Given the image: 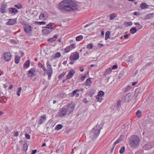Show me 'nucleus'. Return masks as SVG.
I'll use <instances>...</instances> for the list:
<instances>
[{
  "label": "nucleus",
  "mask_w": 154,
  "mask_h": 154,
  "mask_svg": "<svg viewBox=\"0 0 154 154\" xmlns=\"http://www.w3.org/2000/svg\"><path fill=\"white\" fill-rule=\"evenodd\" d=\"M59 9L62 11H69L78 10V6L75 3L72 1L64 0L59 4Z\"/></svg>",
  "instance_id": "obj_1"
},
{
  "label": "nucleus",
  "mask_w": 154,
  "mask_h": 154,
  "mask_svg": "<svg viewBox=\"0 0 154 154\" xmlns=\"http://www.w3.org/2000/svg\"><path fill=\"white\" fill-rule=\"evenodd\" d=\"M140 141V139L138 136L136 135H133L130 137L129 143L131 147L135 148L139 146Z\"/></svg>",
  "instance_id": "obj_2"
},
{
  "label": "nucleus",
  "mask_w": 154,
  "mask_h": 154,
  "mask_svg": "<svg viewBox=\"0 0 154 154\" xmlns=\"http://www.w3.org/2000/svg\"><path fill=\"white\" fill-rule=\"evenodd\" d=\"M73 146H74V148L72 150V154H82L84 149H85V147H82L81 146L75 147V143L73 145Z\"/></svg>",
  "instance_id": "obj_3"
},
{
  "label": "nucleus",
  "mask_w": 154,
  "mask_h": 154,
  "mask_svg": "<svg viewBox=\"0 0 154 154\" xmlns=\"http://www.w3.org/2000/svg\"><path fill=\"white\" fill-rule=\"evenodd\" d=\"M101 129V128L100 130H97L96 129L94 128L91 130L90 135L92 137L93 139H94L97 138L100 133V130Z\"/></svg>",
  "instance_id": "obj_4"
},
{
  "label": "nucleus",
  "mask_w": 154,
  "mask_h": 154,
  "mask_svg": "<svg viewBox=\"0 0 154 154\" xmlns=\"http://www.w3.org/2000/svg\"><path fill=\"white\" fill-rule=\"evenodd\" d=\"M75 105L74 103H71L67 106H65L66 111L68 114L71 113L75 108Z\"/></svg>",
  "instance_id": "obj_5"
},
{
  "label": "nucleus",
  "mask_w": 154,
  "mask_h": 154,
  "mask_svg": "<svg viewBox=\"0 0 154 154\" xmlns=\"http://www.w3.org/2000/svg\"><path fill=\"white\" fill-rule=\"evenodd\" d=\"M11 57L12 55L9 52H7L4 54V58L7 61H10L11 59Z\"/></svg>",
  "instance_id": "obj_6"
},
{
  "label": "nucleus",
  "mask_w": 154,
  "mask_h": 154,
  "mask_svg": "<svg viewBox=\"0 0 154 154\" xmlns=\"http://www.w3.org/2000/svg\"><path fill=\"white\" fill-rule=\"evenodd\" d=\"M8 11H9L8 13L11 14L12 15H14L18 12V10L14 8H9Z\"/></svg>",
  "instance_id": "obj_7"
},
{
  "label": "nucleus",
  "mask_w": 154,
  "mask_h": 154,
  "mask_svg": "<svg viewBox=\"0 0 154 154\" xmlns=\"http://www.w3.org/2000/svg\"><path fill=\"white\" fill-rule=\"evenodd\" d=\"M8 20V22L6 23L7 25H13L16 24L17 23V18L10 19Z\"/></svg>",
  "instance_id": "obj_8"
},
{
  "label": "nucleus",
  "mask_w": 154,
  "mask_h": 154,
  "mask_svg": "<svg viewBox=\"0 0 154 154\" xmlns=\"http://www.w3.org/2000/svg\"><path fill=\"white\" fill-rule=\"evenodd\" d=\"M25 32L26 33H29L32 31V27L31 26L26 25L24 27Z\"/></svg>",
  "instance_id": "obj_9"
},
{
  "label": "nucleus",
  "mask_w": 154,
  "mask_h": 154,
  "mask_svg": "<svg viewBox=\"0 0 154 154\" xmlns=\"http://www.w3.org/2000/svg\"><path fill=\"white\" fill-rule=\"evenodd\" d=\"M79 54L78 53H76L73 55H71L70 57V60H75L79 59Z\"/></svg>",
  "instance_id": "obj_10"
},
{
  "label": "nucleus",
  "mask_w": 154,
  "mask_h": 154,
  "mask_svg": "<svg viewBox=\"0 0 154 154\" xmlns=\"http://www.w3.org/2000/svg\"><path fill=\"white\" fill-rule=\"evenodd\" d=\"M60 115L61 116H65L68 113L67 111H66V107H65L63 108L60 109Z\"/></svg>",
  "instance_id": "obj_11"
},
{
  "label": "nucleus",
  "mask_w": 154,
  "mask_h": 154,
  "mask_svg": "<svg viewBox=\"0 0 154 154\" xmlns=\"http://www.w3.org/2000/svg\"><path fill=\"white\" fill-rule=\"evenodd\" d=\"M35 72V69L34 68H32L28 72V75L29 77H31L33 76Z\"/></svg>",
  "instance_id": "obj_12"
},
{
  "label": "nucleus",
  "mask_w": 154,
  "mask_h": 154,
  "mask_svg": "<svg viewBox=\"0 0 154 154\" xmlns=\"http://www.w3.org/2000/svg\"><path fill=\"white\" fill-rule=\"evenodd\" d=\"M46 120V117L45 115H43L40 117V119L38 122V124H42Z\"/></svg>",
  "instance_id": "obj_13"
},
{
  "label": "nucleus",
  "mask_w": 154,
  "mask_h": 154,
  "mask_svg": "<svg viewBox=\"0 0 154 154\" xmlns=\"http://www.w3.org/2000/svg\"><path fill=\"white\" fill-rule=\"evenodd\" d=\"M75 73V72L73 70L70 71L68 73L66 79H69L71 78Z\"/></svg>",
  "instance_id": "obj_14"
},
{
  "label": "nucleus",
  "mask_w": 154,
  "mask_h": 154,
  "mask_svg": "<svg viewBox=\"0 0 154 154\" xmlns=\"http://www.w3.org/2000/svg\"><path fill=\"white\" fill-rule=\"evenodd\" d=\"M64 151V148L63 146H61L60 148H59L58 149L57 151L56 152H53L52 151H51V153L50 154H56L57 153H59L60 151L61 152H63Z\"/></svg>",
  "instance_id": "obj_15"
},
{
  "label": "nucleus",
  "mask_w": 154,
  "mask_h": 154,
  "mask_svg": "<svg viewBox=\"0 0 154 154\" xmlns=\"http://www.w3.org/2000/svg\"><path fill=\"white\" fill-rule=\"evenodd\" d=\"M7 5H2L0 8L1 12L3 13L6 12V8Z\"/></svg>",
  "instance_id": "obj_16"
},
{
  "label": "nucleus",
  "mask_w": 154,
  "mask_h": 154,
  "mask_svg": "<svg viewBox=\"0 0 154 154\" xmlns=\"http://www.w3.org/2000/svg\"><path fill=\"white\" fill-rule=\"evenodd\" d=\"M45 28L42 30V33L45 35H48V24L46 25Z\"/></svg>",
  "instance_id": "obj_17"
},
{
  "label": "nucleus",
  "mask_w": 154,
  "mask_h": 154,
  "mask_svg": "<svg viewBox=\"0 0 154 154\" xmlns=\"http://www.w3.org/2000/svg\"><path fill=\"white\" fill-rule=\"evenodd\" d=\"M148 5L146 3H143L141 4L140 5V7L142 9H145L148 8Z\"/></svg>",
  "instance_id": "obj_18"
},
{
  "label": "nucleus",
  "mask_w": 154,
  "mask_h": 154,
  "mask_svg": "<svg viewBox=\"0 0 154 154\" xmlns=\"http://www.w3.org/2000/svg\"><path fill=\"white\" fill-rule=\"evenodd\" d=\"M30 61L29 60H27L24 64V68H28L30 66Z\"/></svg>",
  "instance_id": "obj_19"
},
{
  "label": "nucleus",
  "mask_w": 154,
  "mask_h": 154,
  "mask_svg": "<svg viewBox=\"0 0 154 154\" xmlns=\"http://www.w3.org/2000/svg\"><path fill=\"white\" fill-rule=\"evenodd\" d=\"M52 73V69L51 68V66L49 64V78L51 76Z\"/></svg>",
  "instance_id": "obj_20"
},
{
  "label": "nucleus",
  "mask_w": 154,
  "mask_h": 154,
  "mask_svg": "<svg viewBox=\"0 0 154 154\" xmlns=\"http://www.w3.org/2000/svg\"><path fill=\"white\" fill-rule=\"evenodd\" d=\"M152 147V146L149 144H146L143 146V149L148 150H149L151 149Z\"/></svg>",
  "instance_id": "obj_21"
},
{
  "label": "nucleus",
  "mask_w": 154,
  "mask_h": 154,
  "mask_svg": "<svg viewBox=\"0 0 154 154\" xmlns=\"http://www.w3.org/2000/svg\"><path fill=\"white\" fill-rule=\"evenodd\" d=\"M53 25L54 24L51 23L49 24V33L52 31V29H53L54 28V27L53 26Z\"/></svg>",
  "instance_id": "obj_22"
},
{
  "label": "nucleus",
  "mask_w": 154,
  "mask_h": 154,
  "mask_svg": "<svg viewBox=\"0 0 154 154\" xmlns=\"http://www.w3.org/2000/svg\"><path fill=\"white\" fill-rule=\"evenodd\" d=\"M110 34V32L109 31H107L105 34V40H107L109 38Z\"/></svg>",
  "instance_id": "obj_23"
},
{
  "label": "nucleus",
  "mask_w": 154,
  "mask_h": 154,
  "mask_svg": "<svg viewBox=\"0 0 154 154\" xmlns=\"http://www.w3.org/2000/svg\"><path fill=\"white\" fill-rule=\"evenodd\" d=\"M79 91V90L76 89L75 90L73 91L72 93H70L69 95L70 96L72 97L74 96L77 93V92Z\"/></svg>",
  "instance_id": "obj_24"
},
{
  "label": "nucleus",
  "mask_w": 154,
  "mask_h": 154,
  "mask_svg": "<svg viewBox=\"0 0 154 154\" xmlns=\"http://www.w3.org/2000/svg\"><path fill=\"white\" fill-rule=\"evenodd\" d=\"M117 16V15L116 13H112L111 14L109 15L110 17V20H113L114 18L116 17Z\"/></svg>",
  "instance_id": "obj_25"
},
{
  "label": "nucleus",
  "mask_w": 154,
  "mask_h": 154,
  "mask_svg": "<svg viewBox=\"0 0 154 154\" xmlns=\"http://www.w3.org/2000/svg\"><path fill=\"white\" fill-rule=\"evenodd\" d=\"M57 35H55L53 38H49V42H52L54 41L57 39Z\"/></svg>",
  "instance_id": "obj_26"
},
{
  "label": "nucleus",
  "mask_w": 154,
  "mask_h": 154,
  "mask_svg": "<svg viewBox=\"0 0 154 154\" xmlns=\"http://www.w3.org/2000/svg\"><path fill=\"white\" fill-rule=\"evenodd\" d=\"M63 128V125L61 124H59L57 125L55 128L56 130L58 131L61 129Z\"/></svg>",
  "instance_id": "obj_27"
},
{
  "label": "nucleus",
  "mask_w": 154,
  "mask_h": 154,
  "mask_svg": "<svg viewBox=\"0 0 154 154\" xmlns=\"http://www.w3.org/2000/svg\"><path fill=\"white\" fill-rule=\"evenodd\" d=\"M137 31V29L135 27H133L130 29V32L132 34L135 33Z\"/></svg>",
  "instance_id": "obj_28"
},
{
  "label": "nucleus",
  "mask_w": 154,
  "mask_h": 154,
  "mask_svg": "<svg viewBox=\"0 0 154 154\" xmlns=\"http://www.w3.org/2000/svg\"><path fill=\"white\" fill-rule=\"evenodd\" d=\"M136 114L138 118H140L141 117L142 112L140 110H138L136 112Z\"/></svg>",
  "instance_id": "obj_29"
},
{
  "label": "nucleus",
  "mask_w": 154,
  "mask_h": 154,
  "mask_svg": "<svg viewBox=\"0 0 154 154\" xmlns=\"http://www.w3.org/2000/svg\"><path fill=\"white\" fill-rule=\"evenodd\" d=\"M61 56V54L60 52H57L55 53L54 58V59H56L57 58H59Z\"/></svg>",
  "instance_id": "obj_30"
},
{
  "label": "nucleus",
  "mask_w": 154,
  "mask_h": 154,
  "mask_svg": "<svg viewBox=\"0 0 154 154\" xmlns=\"http://www.w3.org/2000/svg\"><path fill=\"white\" fill-rule=\"evenodd\" d=\"M132 87L131 86H128L126 88L124 89L123 91L124 92H126L128 91Z\"/></svg>",
  "instance_id": "obj_31"
},
{
  "label": "nucleus",
  "mask_w": 154,
  "mask_h": 154,
  "mask_svg": "<svg viewBox=\"0 0 154 154\" xmlns=\"http://www.w3.org/2000/svg\"><path fill=\"white\" fill-rule=\"evenodd\" d=\"M83 37L82 35L78 36L76 38V40L77 41H80L83 39Z\"/></svg>",
  "instance_id": "obj_32"
},
{
  "label": "nucleus",
  "mask_w": 154,
  "mask_h": 154,
  "mask_svg": "<svg viewBox=\"0 0 154 154\" xmlns=\"http://www.w3.org/2000/svg\"><path fill=\"white\" fill-rule=\"evenodd\" d=\"M35 23L36 24L38 25H45L46 24V23L44 21H42V22H38V21H35Z\"/></svg>",
  "instance_id": "obj_33"
},
{
  "label": "nucleus",
  "mask_w": 154,
  "mask_h": 154,
  "mask_svg": "<svg viewBox=\"0 0 154 154\" xmlns=\"http://www.w3.org/2000/svg\"><path fill=\"white\" fill-rule=\"evenodd\" d=\"M20 59V57L16 56L15 58V62L16 63L18 64L19 63V61Z\"/></svg>",
  "instance_id": "obj_34"
},
{
  "label": "nucleus",
  "mask_w": 154,
  "mask_h": 154,
  "mask_svg": "<svg viewBox=\"0 0 154 154\" xmlns=\"http://www.w3.org/2000/svg\"><path fill=\"white\" fill-rule=\"evenodd\" d=\"M27 148H28L27 144L26 143H25L23 144V150L26 152L27 150Z\"/></svg>",
  "instance_id": "obj_35"
},
{
  "label": "nucleus",
  "mask_w": 154,
  "mask_h": 154,
  "mask_svg": "<svg viewBox=\"0 0 154 154\" xmlns=\"http://www.w3.org/2000/svg\"><path fill=\"white\" fill-rule=\"evenodd\" d=\"M125 150V147L124 146H122L119 150V152L120 153L122 154L124 153Z\"/></svg>",
  "instance_id": "obj_36"
},
{
  "label": "nucleus",
  "mask_w": 154,
  "mask_h": 154,
  "mask_svg": "<svg viewBox=\"0 0 154 154\" xmlns=\"http://www.w3.org/2000/svg\"><path fill=\"white\" fill-rule=\"evenodd\" d=\"M39 18L40 19H43V20L44 19H45V18H46V17L45 16V15L44 14H41L40 15Z\"/></svg>",
  "instance_id": "obj_37"
},
{
  "label": "nucleus",
  "mask_w": 154,
  "mask_h": 154,
  "mask_svg": "<svg viewBox=\"0 0 154 154\" xmlns=\"http://www.w3.org/2000/svg\"><path fill=\"white\" fill-rule=\"evenodd\" d=\"M22 91V88L20 87L18 88V91L17 92V96L19 97L20 95V93Z\"/></svg>",
  "instance_id": "obj_38"
},
{
  "label": "nucleus",
  "mask_w": 154,
  "mask_h": 154,
  "mask_svg": "<svg viewBox=\"0 0 154 154\" xmlns=\"http://www.w3.org/2000/svg\"><path fill=\"white\" fill-rule=\"evenodd\" d=\"M65 51L66 53H68L71 50V48L69 46L67 47L65 49Z\"/></svg>",
  "instance_id": "obj_39"
},
{
  "label": "nucleus",
  "mask_w": 154,
  "mask_h": 154,
  "mask_svg": "<svg viewBox=\"0 0 154 154\" xmlns=\"http://www.w3.org/2000/svg\"><path fill=\"white\" fill-rule=\"evenodd\" d=\"M86 83L87 85H91V82L90 78H88L87 79Z\"/></svg>",
  "instance_id": "obj_40"
},
{
  "label": "nucleus",
  "mask_w": 154,
  "mask_h": 154,
  "mask_svg": "<svg viewBox=\"0 0 154 154\" xmlns=\"http://www.w3.org/2000/svg\"><path fill=\"white\" fill-rule=\"evenodd\" d=\"M66 74V73L65 72H63L58 77V78L59 79H61V78H63V77L64 76L65 74Z\"/></svg>",
  "instance_id": "obj_41"
},
{
  "label": "nucleus",
  "mask_w": 154,
  "mask_h": 154,
  "mask_svg": "<svg viewBox=\"0 0 154 154\" xmlns=\"http://www.w3.org/2000/svg\"><path fill=\"white\" fill-rule=\"evenodd\" d=\"M93 47V45L92 44H88L87 46V49H91Z\"/></svg>",
  "instance_id": "obj_42"
},
{
  "label": "nucleus",
  "mask_w": 154,
  "mask_h": 154,
  "mask_svg": "<svg viewBox=\"0 0 154 154\" xmlns=\"http://www.w3.org/2000/svg\"><path fill=\"white\" fill-rule=\"evenodd\" d=\"M104 92L101 91H100L98 93V95L100 97H101L103 95Z\"/></svg>",
  "instance_id": "obj_43"
},
{
  "label": "nucleus",
  "mask_w": 154,
  "mask_h": 154,
  "mask_svg": "<svg viewBox=\"0 0 154 154\" xmlns=\"http://www.w3.org/2000/svg\"><path fill=\"white\" fill-rule=\"evenodd\" d=\"M43 70L45 71V73L44 74V75L45 76V74L48 75V71H47L46 69L44 67L43 69Z\"/></svg>",
  "instance_id": "obj_44"
},
{
  "label": "nucleus",
  "mask_w": 154,
  "mask_h": 154,
  "mask_svg": "<svg viewBox=\"0 0 154 154\" xmlns=\"http://www.w3.org/2000/svg\"><path fill=\"white\" fill-rule=\"evenodd\" d=\"M15 7L18 9H20L22 8V6L20 4L15 5Z\"/></svg>",
  "instance_id": "obj_45"
},
{
  "label": "nucleus",
  "mask_w": 154,
  "mask_h": 154,
  "mask_svg": "<svg viewBox=\"0 0 154 154\" xmlns=\"http://www.w3.org/2000/svg\"><path fill=\"white\" fill-rule=\"evenodd\" d=\"M50 141L51 142V146H50L49 147H52L53 146V145L52 144L53 143V142L54 141V138H50Z\"/></svg>",
  "instance_id": "obj_46"
},
{
  "label": "nucleus",
  "mask_w": 154,
  "mask_h": 154,
  "mask_svg": "<svg viewBox=\"0 0 154 154\" xmlns=\"http://www.w3.org/2000/svg\"><path fill=\"white\" fill-rule=\"evenodd\" d=\"M111 72V69L110 68L107 69L105 72V73L107 74H109Z\"/></svg>",
  "instance_id": "obj_47"
},
{
  "label": "nucleus",
  "mask_w": 154,
  "mask_h": 154,
  "mask_svg": "<svg viewBox=\"0 0 154 154\" xmlns=\"http://www.w3.org/2000/svg\"><path fill=\"white\" fill-rule=\"evenodd\" d=\"M25 137L27 139H30V136L29 134H26Z\"/></svg>",
  "instance_id": "obj_48"
},
{
  "label": "nucleus",
  "mask_w": 154,
  "mask_h": 154,
  "mask_svg": "<svg viewBox=\"0 0 154 154\" xmlns=\"http://www.w3.org/2000/svg\"><path fill=\"white\" fill-rule=\"evenodd\" d=\"M121 101H118L117 103V106L118 107L120 108V107L121 106Z\"/></svg>",
  "instance_id": "obj_49"
},
{
  "label": "nucleus",
  "mask_w": 154,
  "mask_h": 154,
  "mask_svg": "<svg viewBox=\"0 0 154 154\" xmlns=\"http://www.w3.org/2000/svg\"><path fill=\"white\" fill-rule=\"evenodd\" d=\"M69 46L70 47V48H71V50L74 49L75 47V45L73 44H71V45H70Z\"/></svg>",
  "instance_id": "obj_50"
},
{
  "label": "nucleus",
  "mask_w": 154,
  "mask_h": 154,
  "mask_svg": "<svg viewBox=\"0 0 154 154\" xmlns=\"http://www.w3.org/2000/svg\"><path fill=\"white\" fill-rule=\"evenodd\" d=\"M83 102L87 104L89 101L87 100L86 98H84L83 100Z\"/></svg>",
  "instance_id": "obj_51"
},
{
  "label": "nucleus",
  "mask_w": 154,
  "mask_h": 154,
  "mask_svg": "<svg viewBox=\"0 0 154 154\" xmlns=\"http://www.w3.org/2000/svg\"><path fill=\"white\" fill-rule=\"evenodd\" d=\"M126 23H127L128 26H131L132 24V23L131 22H126Z\"/></svg>",
  "instance_id": "obj_52"
},
{
  "label": "nucleus",
  "mask_w": 154,
  "mask_h": 154,
  "mask_svg": "<svg viewBox=\"0 0 154 154\" xmlns=\"http://www.w3.org/2000/svg\"><path fill=\"white\" fill-rule=\"evenodd\" d=\"M18 135H19V133H18V132L16 131V132H14V135L15 136L17 137L18 136Z\"/></svg>",
  "instance_id": "obj_53"
},
{
  "label": "nucleus",
  "mask_w": 154,
  "mask_h": 154,
  "mask_svg": "<svg viewBox=\"0 0 154 154\" xmlns=\"http://www.w3.org/2000/svg\"><path fill=\"white\" fill-rule=\"evenodd\" d=\"M137 28L138 29H141L142 28V25L140 24L139 25L137 26Z\"/></svg>",
  "instance_id": "obj_54"
},
{
  "label": "nucleus",
  "mask_w": 154,
  "mask_h": 154,
  "mask_svg": "<svg viewBox=\"0 0 154 154\" xmlns=\"http://www.w3.org/2000/svg\"><path fill=\"white\" fill-rule=\"evenodd\" d=\"M133 14L136 15V16H138L140 15V14L139 13L137 12H135L133 13Z\"/></svg>",
  "instance_id": "obj_55"
},
{
  "label": "nucleus",
  "mask_w": 154,
  "mask_h": 154,
  "mask_svg": "<svg viewBox=\"0 0 154 154\" xmlns=\"http://www.w3.org/2000/svg\"><path fill=\"white\" fill-rule=\"evenodd\" d=\"M86 78V75H85L84 76H82L81 78V80L82 81H83Z\"/></svg>",
  "instance_id": "obj_56"
},
{
  "label": "nucleus",
  "mask_w": 154,
  "mask_h": 154,
  "mask_svg": "<svg viewBox=\"0 0 154 154\" xmlns=\"http://www.w3.org/2000/svg\"><path fill=\"white\" fill-rule=\"evenodd\" d=\"M94 22H92V23H89V24H87V25H85L84 26V28H86L88 26H90Z\"/></svg>",
  "instance_id": "obj_57"
},
{
  "label": "nucleus",
  "mask_w": 154,
  "mask_h": 154,
  "mask_svg": "<svg viewBox=\"0 0 154 154\" xmlns=\"http://www.w3.org/2000/svg\"><path fill=\"white\" fill-rule=\"evenodd\" d=\"M37 151V150L36 149L33 150L32 151V152L31 153V154H35Z\"/></svg>",
  "instance_id": "obj_58"
},
{
  "label": "nucleus",
  "mask_w": 154,
  "mask_h": 154,
  "mask_svg": "<svg viewBox=\"0 0 154 154\" xmlns=\"http://www.w3.org/2000/svg\"><path fill=\"white\" fill-rule=\"evenodd\" d=\"M117 67H118L116 65H113L112 66V69H115L117 68Z\"/></svg>",
  "instance_id": "obj_59"
},
{
  "label": "nucleus",
  "mask_w": 154,
  "mask_h": 154,
  "mask_svg": "<svg viewBox=\"0 0 154 154\" xmlns=\"http://www.w3.org/2000/svg\"><path fill=\"white\" fill-rule=\"evenodd\" d=\"M119 79H120V78H121L122 77L123 75V74L122 73H120L119 74Z\"/></svg>",
  "instance_id": "obj_60"
},
{
  "label": "nucleus",
  "mask_w": 154,
  "mask_h": 154,
  "mask_svg": "<svg viewBox=\"0 0 154 154\" xmlns=\"http://www.w3.org/2000/svg\"><path fill=\"white\" fill-rule=\"evenodd\" d=\"M121 141H120L119 139H118L115 142V144H117L120 143Z\"/></svg>",
  "instance_id": "obj_61"
},
{
  "label": "nucleus",
  "mask_w": 154,
  "mask_h": 154,
  "mask_svg": "<svg viewBox=\"0 0 154 154\" xmlns=\"http://www.w3.org/2000/svg\"><path fill=\"white\" fill-rule=\"evenodd\" d=\"M38 66H39V67H40L41 68H42L43 67V65H42V63H38Z\"/></svg>",
  "instance_id": "obj_62"
},
{
  "label": "nucleus",
  "mask_w": 154,
  "mask_h": 154,
  "mask_svg": "<svg viewBox=\"0 0 154 154\" xmlns=\"http://www.w3.org/2000/svg\"><path fill=\"white\" fill-rule=\"evenodd\" d=\"M130 96H129L128 94H127L125 97V99H127L128 98H129V97Z\"/></svg>",
  "instance_id": "obj_63"
},
{
  "label": "nucleus",
  "mask_w": 154,
  "mask_h": 154,
  "mask_svg": "<svg viewBox=\"0 0 154 154\" xmlns=\"http://www.w3.org/2000/svg\"><path fill=\"white\" fill-rule=\"evenodd\" d=\"M151 17V14H149L147 16V17L148 19H149Z\"/></svg>",
  "instance_id": "obj_64"
}]
</instances>
